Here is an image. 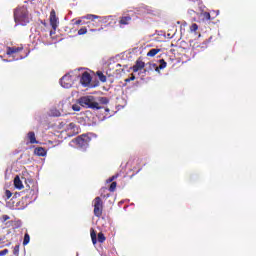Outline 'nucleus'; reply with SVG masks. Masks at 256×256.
Returning a JSON list of instances; mask_svg holds the SVG:
<instances>
[{
	"mask_svg": "<svg viewBox=\"0 0 256 256\" xmlns=\"http://www.w3.org/2000/svg\"><path fill=\"white\" fill-rule=\"evenodd\" d=\"M14 22L20 26H26L30 21L31 17L26 6H19L13 11Z\"/></svg>",
	"mask_w": 256,
	"mask_h": 256,
	"instance_id": "nucleus-1",
	"label": "nucleus"
},
{
	"mask_svg": "<svg viewBox=\"0 0 256 256\" xmlns=\"http://www.w3.org/2000/svg\"><path fill=\"white\" fill-rule=\"evenodd\" d=\"M80 106L86 109L100 110L101 106L94 96H83L78 99Z\"/></svg>",
	"mask_w": 256,
	"mask_h": 256,
	"instance_id": "nucleus-2",
	"label": "nucleus"
},
{
	"mask_svg": "<svg viewBox=\"0 0 256 256\" xmlns=\"http://www.w3.org/2000/svg\"><path fill=\"white\" fill-rule=\"evenodd\" d=\"M74 144L81 149H87L91 142V137L88 134H82L73 140Z\"/></svg>",
	"mask_w": 256,
	"mask_h": 256,
	"instance_id": "nucleus-3",
	"label": "nucleus"
},
{
	"mask_svg": "<svg viewBox=\"0 0 256 256\" xmlns=\"http://www.w3.org/2000/svg\"><path fill=\"white\" fill-rule=\"evenodd\" d=\"M76 77L72 74H65L64 76H62V78L60 79V85L61 87H64L66 89H70L74 82H75Z\"/></svg>",
	"mask_w": 256,
	"mask_h": 256,
	"instance_id": "nucleus-4",
	"label": "nucleus"
},
{
	"mask_svg": "<svg viewBox=\"0 0 256 256\" xmlns=\"http://www.w3.org/2000/svg\"><path fill=\"white\" fill-rule=\"evenodd\" d=\"M93 207H94V215L97 218H100L103 214V200L100 197H96L93 200Z\"/></svg>",
	"mask_w": 256,
	"mask_h": 256,
	"instance_id": "nucleus-5",
	"label": "nucleus"
},
{
	"mask_svg": "<svg viewBox=\"0 0 256 256\" xmlns=\"http://www.w3.org/2000/svg\"><path fill=\"white\" fill-rule=\"evenodd\" d=\"M90 238L92 239L93 245H96L98 242L104 243L107 240V238L104 236L102 232L97 234L94 228H90Z\"/></svg>",
	"mask_w": 256,
	"mask_h": 256,
	"instance_id": "nucleus-6",
	"label": "nucleus"
},
{
	"mask_svg": "<svg viewBox=\"0 0 256 256\" xmlns=\"http://www.w3.org/2000/svg\"><path fill=\"white\" fill-rule=\"evenodd\" d=\"M84 19H88V20H92L94 21L95 19H99V22L101 23H108V25L111 24V21L113 20L112 16H98V15H94V14H88L86 16H84Z\"/></svg>",
	"mask_w": 256,
	"mask_h": 256,
	"instance_id": "nucleus-7",
	"label": "nucleus"
},
{
	"mask_svg": "<svg viewBox=\"0 0 256 256\" xmlns=\"http://www.w3.org/2000/svg\"><path fill=\"white\" fill-rule=\"evenodd\" d=\"M159 63H160L159 66L157 64H155V63H149V69L150 70H155L158 73H160L161 69H166L167 62L164 59H160Z\"/></svg>",
	"mask_w": 256,
	"mask_h": 256,
	"instance_id": "nucleus-8",
	"label": "nucleus"
},
{
	"mask_svg": "<svg viewBox=\"0 0 256 256\" xmlns=\"http://www.w3.org/2000/svg\"><path fill=\"white\" fill-rule=\"evenodd\" d=\"M49 20L50 26L56 31L57 27H59V18H57L55 10H51Z\"/></svg>",
	"mask_w": 256,
	"mask_h": 256,
	"instance_id": "nucleus-9",
	"label": "nucleus"
},
{
	"mask_svg": "<svg viewBox=\"0 0 256 256\" xmlns=\"http://www.w3.org/2000/svg\"><path fill=\"white\" fill-rule=\"evenodd\" d=\"M92 77L89 72H84L82 74V77H80V84H82L83 87H89L91 84Z\"/></svg>",
	"mask_w": 256,
	"mask_h": 256,
	"instance_id": "nucleus-10",
	"label": "nucleus"
},
{
	"mask_svg": "<svg viewBox=\"0 0 256 256\" xmlns=\"http://www.w3.org/2000/svg\"><path fill=\"white\" fill-rule=\"evenodd\" d=\"M131 21H132V17L130 14H123L120 17V20H118V25L120 27H125V26L130 25Z\"/></svg>",
	"mask_w": 256,
	"mask_h": 256,
	"instance_id": "nucleus-11",
	"label": "nucleus"
},
{
	"mask_svg": "<svg viewBox=\"0 0 256 256\" xmlns=\"http://www.w3.org/2000/svg\"><path fill=\"white\" fill-rule=\"evenodd\" d=\"M24 50L23 47H7L6 54L9 57H16L18 53H21Z\"/></svg>",
	"mask_w": 256,
	"mask_h": 256,
	"instance_id": "nucleus-12",
	"label": "nucleus"
},
{
	"mask_svg": "<svg viewBox=\"0 0 256 256\" xmlns=\"http://www.w3.org/2000/svg\"><path fill=\"white\" fill-rule=\"evenodd\" d=\"M145 65V62H143L141 59H138L133 65L132 70L134 73H137L138 71L145 69Z\"/></svg>",
	"mask_w": 256,
	"mask_h": 256,
	"instance_id": "nucleus-13",
	"label": "nucleus"
},
{
	"mask_svg": "<svg viewBox=\"0 0 256 256\" xmlns=\"http://www.w3.org/2000/svg\"><path fill=\"white\" fill-rule=\"evenodd\" d=\"M13 183H14V188L19 189V190L24 189L23 182L18 175L16 177H14Z\"/></svg>",
	"mask_w": 256,
	"mask_h": 256,
	"instance_id": "nucleus-14",
	"label": "nucleus"
},
{
	"mask_svg": "<svg viewBox=\"0 0 256 256\" xmlns=\"http://www.w3.org/2000/svg\"><path fill=\"white\" fill-rule=\"evenodd\" d=\"M27 138L31 145L38 144V141L36 140L35 132H28Z\"/></svg>",
	"mask_w": 256,
	"mask_h": 256,
	"instance_id": "nucleus-15",
	"label": "nucleus"
},
{
	"mask_svg": "<svg viewBox=\"0 0 256 256\" xmlns=\"http://www.w3.org/2000/svg\"><path fill=\"white\" fill-rule=\"evenodd\" d=\"M34 154L40 157H45L47 154V151L43 147H37L34 150Z\"/></svg>",
	"mask_w": 256,
	"mask_h": 256,
	"instance_id": "nucleus-16",
	"label": "nucleus"
},
{
	"mask_svg": "<svg viewBox=\"0 0 256 256\" xmlns=\"http://www.w3.org/2000/svg\"><path fill=\"white\" fill-rule=\"evenodd\" d=\"M160 51H161V49H159V48H152V49H150L148 54H146V56L155 57Z\"/></svg>",
	"mask_w": 256,
	"mask_h": 256,
	"instance_id": "nucleus-17",
	"label": "nucleus"
},
{
	"mask_svg": "<svg viewBox=\"0 0 256 256\" xmlns=\"http://www.w3.org/2000/svg\"><path fill=\"white\" fill-rule=\"evenodd\" d=\"M97 77H98L99 81H101L102 83L107 82V76H105L102 72L98 71Z\"/></svg>",
	"mask_w": 256,
	"mask_h": 256,
	"instance_id": "nucleus-18",
	"label": "nucleus"
},
{
	"mask_svg": "<svg viewBox=\"0 0 256 256\" xmlns=\"http://www.w3.org/2000/svg\"><path fill=\"white\" fill-rule=\"evenodd\" d=\"M31 241V237L29 236V234H24V238H23V246H27L28 243Z\"/></svg>",
	"mask_w": 256,
	"mask_h": 256,
	"instance_id": "nucleus-19",
	"label": "nucleus"
},
{
	"mask_svg": "<svg viewBox=\"0 0 256 256\" xmlns=\"http://www.w3.org/2000/svg\"><path fill=\"white\" fill-rule=\"evenodd\" d=\"M87 33H88V29L85 26L78 30V36H84Z\"/></svg>",
	"mask_w": 256,
	"mask_h": 256,
	"instance_id": "nucleus-20",
	"label": "nucleus"
},
{
	"mask_svg": "<svg viewBox=\"0 0 256 256\" xmlns=\"http://www.w3.org/2000/svg\"><path fill=\"white\" fill-rule=\"evenodd\" d=\"M107 188H102L101 189V197H103V198H108V197H110V194L109 193H107V194H104L105 192H107Z\"/></svg>",
	"mask_w": 256,
	"mask_h": 256,
	"instance_id": "nucleus-21",
	"label": "nucleus"
},
{
	"mask_svg": "<svg viewBox=\"0 0 256 256\" xmlns=\"http://www.w3.org/2000/svg\"><path fill=\"white\" fill-rule=\"evenodd\" d=\"M115 189H117V182H112L108 190H110V192H114Z\"/></svg>",
	"mask_w": 256,
	"mask_h": 256,
	"instance_id": "nucleus-22",
	"label": "nucleus"
},
{
	"mask_svg": "<svg viewBox=\"0 0 256 256\" xmlns=\"http://www.w3.org/2000/svg\"><path fill=\"white\" fill-rule=\"evenodd\" d=\"M19 248H20V245L14 246V248H13V255L14 256H18L19 255Z\"/></svg>",
	"mask_w": 256,
	"mask_h": 256,
	"instance_id": "nucleus-23",
	"label": "nucleus"
},
{
	"mask_svg": "<svg viewBox=\"0 0 256 256\" xmlns=\"http://www.w3.org/2000/svg\"><path fill=\"white\" fill-rule=\"evenodd\" d=\"M197 30H198L197 23H192V25L190 26V31L191 32H196Z\"/></svg>",
	"mask_w": 256,
	"mask_h": 256,
	"instance_id": "nucleus-24",
	"label": "nucleus"
},
{
	"mask_svg": "<svg viewBox=\"0 0 256 256\" xmlns=\"http://www.w3.org/2000/svg\"><path fill=\"white\" fill-rule=\"evenodd\" d=\"M72 109L74 112H80L81 111V106L77 105V104H74L72 106Z\"/></svg>",
	"mask_w": 256,
	"mask_h": 256,
	"instance_id": "nucleus-25",
	"label": "nucleus"
},
{
	"mask_svg": "<svg viewBox=\"0 0 256 256\" xmlns=\"http://www.w3.org/2000/svg\"><path fill=\"white\" fill-rule=\"evenodd\" d=\"M202 17H204V19L211 20V14H209L208 12L202 13Z\"/></svg>",
	"mask_w": 256,
	"mask_h": 256,
	"instance_id": "nucleus-26",
	"label": "nucleus"
},
{
	"mask_svg": "<svg viewBox=\"0 0 256 256\" xmlns=\"http://www.w3.org/2000/svg\"><path fill=\"white\" fill-rule=\"evenodd\" d=\"M99 102H101L102 104H108L109 103V99L106 97H102L99 98Z\"/></svg>",
	"mask_w": 256,
	"mask_h": 256,
	"instance_id": "nucleus-27",
	"label": "nucleus"
},
{
	"mask_svg": "<svg viewBox=\"0 0 256 256\" xmlns=\"http://www.w3.org/2000/svg\"><path fill=\"white\" fill-rule=\"evenodd\" d=\"M5 196H6V200H8V199H10V197H12V196H13V193H12V192H10L9 190H6V192H5Z\"/></svg>",
	"mask_w": 256,
	"mask_h": 256,
	"instance_id": "nucleus-28",
	"label": "nucleus"
},
{
	"mask_svg": "<svg viewBox=\"0 0 256 256\" xmlns=\"http://www.w3.org/2000/svg\"><path fill=\"white\" fill-rule=\"evenodd\" d=\"M9 253L8 249H4L0 251V256H6Z\"/></svg>",
	"mask_w": 256,
	"mask_h": 256,
	"instance_id": "nucleus-29",
	"label": "nucleus"
},
{
	"mask_svg": "<svg viewBox=\"0 0 256 256\" xmlns=\"http://www.w3.org/2000/svg\"><path fill=\"white\" fill-rule=\"evenodd\" d=\"M135 79H136L135 75H132V77L125 79V82L128 83V82L133 81Z\"/></svg>",
	"mask_w": 256,
	"mask_h": 256,
	"instance_id": "nucleus-30",
	"label": "nucleus"
},
{
	"mask_svg": "<svg viewBox=\"0 0 256 256\" xmlns=\"http://www.w3.org/2000/svg\"><path fill=\"white\" fill-rule=\"evenodd\" d=\"M83 24H84V23H83V21H82L81 19H79V20H77V21L74 22V25H77V26L83 25Z\"/></svg>",
	"mask_w": 256,
	"mask_h": 256,
	"instance_id": "nucleus-31",
	"label": "nucleus"
},
{
	"mask_svg": "<svg viewBox=\"0 0 256 256\" xmlns=\"http://www.w3.org/2000/svg\"><path fill=\"white\" fill-rule=\"evenodd\" d=\"M9 219H10V217L7 216V215H3V216H2L3 222L8 221Z\"/></svg>",
	"mask_w": 256,
	"mask_h": 256,
	"instance_id": "nucleus-32",
	"label": "nucleus"
},
{
	"mask_svg": "<svg viewBox=\"0 0 256 256\" xmlns=\"http://www.w3.org/2000/svg\"><path fill=\"white\" fill-rule=\"evenodd\" d=\"M76 125L74 123L68 124V129H74Z\"/></svg>",
	"mask_w": 256,
	"mask_h": 256,
	"instance_id": "nucleus-33",
	"label": "nucleus"
},
{
	"mask_svg": "<svg viewBox=\"0 0 256 256\" xmlns=\"http://www.w3.org/2000/svg\"><path fill=\"white\" fill-rule=\"evenodd\" d=\"M117 178H118L117 175H113V176L108 180V182H112L114 179H117Z\"/></svg>",
	"mask_w": 256,
	"mask_h": 256,
	"instance_id": "nucleus-34",
	"label": "nucleus"
},
{
	"mask_svg": "<svg viewBox=\"0 0 256 256\" xmlns=\"http://www.w3.org/2000/svg\"><path fill=\"white\" fill-rule=\"evenodd\" d=\"M201 48H207V42L205 41L204 43H202V47Z\"/></svg>",
	"mask_w": 256,
	"mask_h": 256,
	"instance_id": "nucleus-35",
	"label": "nucleus"
},
{
	"mask_svg": "<svg viewBox=\"0 0 256 256\" xmlns=\"http://www.w3.org/2000/svg\"><path fill=\"white\" fill-rule=\"evenodd\" d=\"M103 28L95 30V29H90V32H97V31H101Z\"/></svg>",
	"mask_w": 256,
	"mask_h": 256,
	"instance_id": "nucleus-36",
	"label": "nucleus"
},
{
	"mask_svg": "<svg viewBox=\"0 0 256 256\" xmlns=\"http://www.w3.org/2000/svg\"><path fill=\"white\" fill-rule=\"evenodd\" d=\"M0 245H1V239H0Z\"/></svg>",
	"mask_w": 256,
	"mask_h": 256,
	"instance_id": "nucleus-37",
	"label": "nucleus"
}]
</instances>
